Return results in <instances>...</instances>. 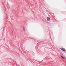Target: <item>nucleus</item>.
<instances>
[{"mask_svg":"<svg viewBox=\"0 0 66 66\" xmlns=\"http://www.w3.org/2000/svg\"><path fill=\"white\" fill-rule=\"evenodd\" d=\"M47 21H49L50 20V18H49V17H48L47 18Z\"/></svg>","mask_w":66,"mask_h":66,"instance_id":"nucleus-1","label":"nucleus"},{"mask_svg":"<svg viewBox=\"0 0 66 66\" xmlns=\"http://www.w3.org/2000/svg\"><path fill=\"white\" fill-rule=\"evenodd\" d=\"M23 30H24V31H25V29H24V27H23Z\"/></svg>","mask_w":66,"mask_h":66,"instance_id":"nucleus-4","label":"nucleus"},{"mask_svg":"<svg viewBox=\"0 0 66 66\" xmlns=\"http://www.w3.org/2000/svg\"><path fill=\"white\" fill-rule=\"evenodd\" d=\"M61 57H62V58H63V59H64V57L62 56H61Z\"/></svg>","mask_w":66,"mask_h":66,"instance_id":"nucleus-3","label":"nucleus"},{"mask_svg":"<svg viewBox=\"0 0 66 66\" xmlns=\"http://www.w3.org/2000/svg\"><path fill=\"white\" fill-rule=\"evenodd\" d=\"M60 49L61 50H62V51H65V49L62 48H61Z\"/></svg>","mask_w":66,"mask_h":66,"instance_id":"nucleus-2","label":"nucleus"}]
</instances>
